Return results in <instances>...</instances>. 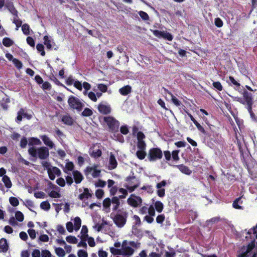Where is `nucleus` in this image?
<instances>
[{"mask_svg":"<svg viewBox=\"0 0 257 257\" xmlns=\"http://www.w3.org/2000/svg\"><path fill=\"white\" fill-rule=\"evenodd\" d=\"M140 246V243L138 242L124 240L122 242L121 247L120 248L121 255H132L135 251L133 248H138Z\"/></svg>","mask_w":257,"mask_h":257,"instance_id":"obj_1","label":"nucleus"},{"mask_svg":"<svg viewBox=\"0 0 257 257\" xmlns=\"http://www.w3.org/2000/svg\"><path fill=\"white\" fill-rule=\"evenodd\" d=\"M28 152L32 157H38L41 160L46 159L49 156V149L46 147H41L38 149L31 147L29 149Z\"/></svg>","mask_w":257,"mask_h":257,"instance_id":"obj_2","label":"nucleus"},{"mask_svg":"<svg viewBox=\"0 0 257 257\" xmlns=\"http://www.w3.org/2000/svg\"><path fill=\"white\" fill-rule=\"evenodd\" d=\"M127 184L124 185V187L127 189L123 188H120L119 192L122 194V195L119 196L120 198H124L127 195V190L130 192L134 191L139 186V183L137 182V180L135 177H131L127 179Z\"/></svg>","mask_w":257,"mask_h":257,"instance_id":"obj_3","label":"nucleus"},{"mask_svg":"<svg viewBox=\"0 0 257 257\" xmlns=\"http://www.w3.org/2000/svg\"><path fill=\"white\" fill-rule=\"evenodd\" d=\"M251 252H253L252 257H257V242H255L254 240L247 246L242 247L238 256V257H247Z\"/></svg>","mask_w":257,"mask_h":257,"instance_id":"obj_4","label":"nucleus"},{"mask_svg":"<svg viewBox=\"0 0 257 257\" xmlns=\"http://www.w3.org/2000/svg\"><path fill=\"white\" fill-rule=\"evenodd\" d=\"M128 212L124 210H118L114 215L113 220L118 227H122L126 223Z\"/></svg>","mask_w":257,"mask_h":257,"instance_id":"obj_5","label":"nucleus"},{"mask_svg":"<svg viewBox=\"0 0 257 257\" xmlns=\"http://www.w3.org/2000/svg\"><path fill=\"white\" fill-rule=\"evenodd\" d=\"M162 151L157 148L151 149L148 152V159L151 162H154L162 158Z\"/></svg>","mask_w":257,"mask_h":257,"instance_id":"obj_6","label":"nucleus"},{"mask_svg":"<svg viewBox=\"0 0 257 257\" xmlns=\"http://www.w3.org/2000/svg\"><path fill=\"white\" fill-rule=\"evenodd\" d=\"M68 103L71 108L80 111L84 106V104L77 97L70 96L68 100Z\"/></svg>","mask_w":257,"mask_h":257,"instance_id":"obj_7","label":"nucleus"},{"mask_svg":"<svg viewBox=\"0 0 257 257\" xmlns=\"http://www.w3.org/2000/svg\"><path fill=\"white\" fill-rule=\"evenodd\" d=\"M127 202L128 204L132 207H138L141 205L142 200L140 197L134 195H131L127 199Z\"/></svg>","mask_w":257,"mask_h":257,"instance_id":"obj_8","label":"nucleus"},{"mask_svg":"<svg viewBox=\"0 0 257 257\" xmlns=\"http://www.w3.org/2000/svg\"><path fill=\"white\" fill-rule=\"evenodd\" d=\"M103 120L110 129L114 130L117 128L119 126V122L112 116L104 117Z\"/></svg>","mask_w":257,"mask_h":257,"instance_id":"obj_9","label":"nucleus"},{"mask_svg":"<svg viewBox=\"0 0 257 257\" xmlns=\"http://www.w3.org/2000/svg\"><path fill=\"white\" fill-rule=\"evenodd\" d=\"M98 109L100 113L107 114L110 113L111 109L110 105L106 102H101L98 105Z\"/></svg>","mask_w":257,"mask_h":257,"instance_id":"obj_10","label":"nucleus"},{"mask_svg":"<svg viewBox=\"0 0 257 257\" xmlns=\"http://www.w3.org/2000/svg\"><path fill=\"white\" fill-rule=\"evenodd\" d=\"M101 171L97 169L96 166L87 167L85 170V173L86 175H88L90 174H91L93 177L97 178L100 176Z\"/></svg>","mask_w":257,"mask_h":257,"instance_id":"obj_11","label":"nucleus"},{"mask_svg":"<svg viewBox=\"0 0 257 257\" xmlns=\"http://www.w3.org/2000/svg\"><path fill=\"white\" fill-rule=\"evenodd\" d=\"M153 34L158 38H163L169 41H172L173 39L172 36L167 32L160 31L159 30H154L153 31Z\"/></svg>","mask_w":257,"mask_h":257,"instance_id":"obj_12","label":"nucleus"},{"mask_svg":"<svg viewBox=\"0 0 257 257\" xmlns=\"http://www.w3.org/2000/svg\"><path fill=\"white\" fill-rule=\"evenodd\" d=\"M167 184V182L166 180H163L160 183H158L156 185V188L157 189V195L160 197H163L165 196V190L163 188Z\"/></svg>","mask_w":257,"mask_h":257,"instance_id":"obj_13","label":"nucleus"},{"mask_svg":"<svg viewBox=\"0 0 257 257\" xmlns=\"http://www.w3.org/2000/svg\"><path fill=\"white\" fill-rule=\"evenodd\" d=\"M49 178L54 180L55 178V175L59 176L61 174V171L56 167H52L49 170L48 172Z\"/></svg>","mask_w":257,"mask_h":257,"instance_id":"obj_14","label":"nucleus"},{"mask_svg":"<svg viewBox=\"0 0 257 257\" xmlns=\"http://www.w3.org/2000/svg\"><path fill=\"white\" fill-rule=\"evenodd\" d=\"M44 144L50 149L55 148V145L53 142L47 135H44L40 136Z\"/></svg>","mask_w":257,"mask_h":257,"instance_id":"obj_15","label":"nucleus"},{"mask_svg":"<svg viewBox=\"0 0 257 257\" xmlns=\"http://www.w3.org/2000/svg\"><path fill=\"white\" fill-rule=\"evenodd\" d=\"M243 97L247 105V109L250 112L251 111V105L252 104L251 95L246 92L244 93Z\"/></svg>","mask_w":257,"mask_h":257,"instance_id":"obj_16","label":"nucleus"},{"mask_svg":"<svg viewBox=\"0 0 257 257\" xmlns=\"http://www.w3.org/2000/svg\"><path fill=\"white\" fill-rule=\"evenodd\" d=\"M117 165V162L116 161L115 157L112 153H111L109 159L108 168L109 170L114 169L116 168Z\"/></svg>","mask_w":257,"mask_h":257,"instance_id":"obj_17","label":"nucleus"},{"mask_svg":"<svg viewBox=\"0 0 257 257\" xmlns=\"http://www.w3.org/2000/svg\"><path fill=\"white\" fill-rule=\"evenodd\" d=\"M50 184L52 185L53 186V188L56 189L57 191L52 190L49 192L48 194L50 197L52 198H58L61 197V194L58 192L60 190V188L58 187L57 186L53 185L51 183Z\"/></svg>","mask_w":257,"mask_h":257,"instance_id":"obj_18","label":"nucleus"},{"mask_svg":"<svg viewBox=\"0 0 257 257\" xmlns=\"http://www.w3.org/2000/svg\"><path fill=\"white\" fill-rule=\"evenodd\" d=\"M74 181L76 184H79L83 179V176L78 171H74L72 173Z\"/></svg>","mask_w":257,"mask_h":257,"instance_id":"obj_19","label":"nucleus"},{"mask_svg":"<svg viewBox=\"0 0 257 257\" xmlns=\"http://www.w3.org/2000/svg\"><path fill=\"white\" fill-rule=\"evenodd\" d=\"M9 245L7 240L5 238H2L0 240V249L3 252H6L8 250Z\"/></svg>","mask_w":257,"mask_h":257,"instance_id":"obj_20","label":"nucleus"},{"mask_svg":"<svg viewBox=\"0 0 257 257\" xmlns=\"http://www.w3.org/2000/svg\"><path fill=\"white\" fill-rule=\"evenodd\" d=\"M132 88L129 85H126L119 89V92L122 95H126L131 92Z\"/></svg>","mask_w":257,"mask_h":257,"instance_id":"obj_21","label":"nucleus"},{"mask_svg":"<svg viewBox=\"0 0 257 257\" xmlns=\"http://www.w3.org/2000/svg\"><path fill=\"white\" fill-rule=\"evenodd\" d=\"M74 166L72 162H67L65 165V167L64 170L65 173L68 175H70V172L72 171L74 169Z\"/></svg>","mask_w":257,"mask_h":257,"instance_id":"obj_22","label":"nucleus"},{"mask_svg":"<svg viewBox=\"0 0 257 257\" xmlns=\"http://www.w3.org/2000/svg\"><path fill=\"white\" fill-rule=\"evenodd\" d=\"M164 90L166 93H167L170 95L173 103L176 106H180L181 104V102L168 90H167L166 89H165Z\"/></svg>","mask_w":257,"mask_h":257,"instance_id":"obj_23","label":"nucleus"},{"mask_svg":"<svg viewBox=\"0 0 257 257\" xmlns=\"http://www.w3.org/2000/svg\"><path fill=\"white\" fill-rule=\"evenodd\" d=\"M90 197H91V194L89 192V190L87 188H85L84 192L79 195V198L80 200H83L84 199H88Z\"/></svg>","mask_w":257,"mask_h":257,"instance_id":"obj_24","label":"nucleus"},{"mask_svg":"<svg viewBox=\"0 0 257 257\" xmlns=\"http://www.w3.org/2000/svg\"><path fill=\"white\" fill-rule=\"evenodd\" d=\"M90 155L94 158L99 157L101 155V151L98 149L93 148L90 150Z\"/></svg>","mask_w":257,"mask_h":257,"instance_id":"obj_25","label":"nucleus"},{"mask_svg":"<svg viewBox=\"0 0 257 257\" xmlns=\"http://www.w3.org/2000/svg\"><path fill=\"white\" fill-rule=\"evenodd\" d=\"M176 167L183 173H184L187 175H190L191 173V171L189 169V168L183 165H177L176 166Z\"/></svg>","mask_w":257,"mask_h":257,"instance_id":"obj_26","label":"nucleus"},{"mask_svg":"<svg viewBox=\"0 0 257 257\" xmlns=\"http://www.w3.org/2000/svg\"><path fill=\"white\" fill-rule=\"evenodd\" d=\"M6 6L12 14L18 17V11L16 10L12 3H9L6 5Z\"/></svg>","mask_w":257,"mask_h":257,"instance_id":"obj_27","label":"nucleus"},{"mask_svg":"<svg viewBox=\"0 0 257 257\" xmlns=\"http://www.w3.org/2000/svg\"><path fill=\"white\" fill-rule=\"evenodd\" d=\"M81 225V220L79 217H76L74 220V227L76 231L79 229Z\"/></svg>","mask_w":257,"mask_h":257,"instance_id":"obj_28","label":"nucleus"},{"mask_svg":"<svg viewBox=\"0 0 257 257\" xmlns=\"http://www.w3.org/2000/svg\"><path fill=\"white\" fill-rule=\"evenodd\" d=\"M55 252L57 256L59 257H64L65 256V251L61 247H55Z\"/></svg>","mask_w":257,"mask_h":257,"instance_id":"obj_29","label":"nucleus"},{"mask_svg":"<svg viewBox=\"0 0 257 257\" xmlns=\"http://www.w3.org/2000/svg\"><path fill=\"white\" fill-rule=\"evenodd\" d=\"M2 180L3 182L4 183L5 186L8 188H10L12 187V183L11 181L9 178V177L5 175L3 177Z\"/></svg>","mask_w":257,"mask_h":257,"instance_id":"obj_30","label":"nucleus"},{"mask_svg":"<svg viewBox=\"0 0 257 257\" xmlns=\"http://www.w3.org/2000/svg\"><path fill=\"white\" fill-rule=\"evenodd\" d=\"M154 206L155 209L158 212L160 213L163 211V209L164 208V205L161 201H156L154 204Z\"/></svg>","mask_w":257,"mask_h":257,"instance_id":"obj_31","label":"nucleus"},{"mask_svg":"<svg viewBox=\"0 0 257 257\" xmlns=\"http://www.w3.org/2000/svg\"><path fill=\"white\" fill-rule=\"evenodd\" d=\"M62 120L64 123L67 125H71L73 123V119L68 115L63 116Z\"/></svg>","mask_w":257,"mask_h":257,"instance_id":"obj_32","label":"nucleus"},{"mask_svg":"<svg viewBox=\"0 0 257 257\" xmlns=\"http://www.w3.org/2000/svg\"><path fill=\"white\" fill-rule=\"evenodd\" d=\"M44 44L46 46L47 48L49 49H51L52 48L51 43L52 42V40L50 39L47 36H44Z\"/></svg>","mask_w":257,"mask_h":257,"instance_id":"obj_33","label":"nucleus"},{"mask_svg":"<svg viewBox=\"0 0 257 257\" xmlns=\"http://www.w3.org/2000/svg\"><path fill=\"white\" fill-rule=\"evenodd\" d=\"M87 232L88 229L87 227L85 225H83L81 230V233L82 234L81 237L82 239L84 240L88 237Z\"/></svg>","mask_w":257,"mask_h":257,"instance_id":"obj_34","label":"nucleus"},{"mask_svg":"<svg viewBox=\"0 0 257 257\" xmlns=\"http://www.w3.org/2000/svg\"><path fill=\"white\" fill-rule=\"evenodd\" d=\"M136 155L139 159L143 160L145 158L146 153L144 150H140L136 152Z\"/></svg>","mask_w":257,"mask_h":257,"instance_id":"obj_35","label":"nucleus"},{"mask_svg":"<svg viewBox=\"0 0 257 257\" xmlns=\"http://www.w3.org/2000/svg\"><path fill=\"white\" fill-rule=\"evenodd\" d=\"M42 143L41 141L38 139L35 138H32L30 139V142L29 143V145H41Z\"/></svg>","mask_w":257,"mask_h":257,"instance_id":"obj_36","label":"nucleus"},{"mask_svg":"<svg viewBox=\"0 0 257 257\" xmlns=\"http://www.w3.org/2000/svg\"><path fill=\"white\" fill-rule=\"evenodd\" d=\"M111 202H112V204H113V209L114 210H116L118 208L119 205V199L115 197H113L112 198Z\"/></svg>","mask_w":257,"mask_h":257,"instance_id":"obj_37","label":"nucleus"},{"mask_svg":"<svg viewBox=\"0 0 257 257\" xmlns=\"http://www.w3.org/2000/svg\"><path fill=\"white\" fill-rule=\"evenodd\" d=\"M3 44L6 47H10L13 44V41L9 38H5L3 39Z\"/></svg>","mask_w":257,"mask_h":257,"instance_id":"obj_38","label":"nucleus"},{"mask_svg":"<svg viewBox=\"0 0 257 257\" xmlns=\"http://www.w3.org/2000/svg\"><path fill=\"white\" fill-rule=\"evenodd\" d=\"M66 241L70 243H76L77 242V239L74 236L69 235L66 237Z\"/></svg>","mask_w":257,"mask_h":257,"instance_id":"obj_39","label":"nucleus"},{"mask_svg":"<svg viewBox=\"0 0 257 257\" xmlns=\"http://www.w3.org/2000/svg\"><path fill=\"white\" fill-rule=\"evenodd\" d=\"M22 30L24 34L26 35H29L30 34V27L27 24H25L22 26Z\"/></svg>","mask_w":257,"mask_h":257,"instance_id":"obj_40","label":"nucleus"},{"mask_svg":"<svg viewBox=\"0 0 257 257\" xmlns=\"http://www.w3.org/2000/svg\"><path fill=\"white\" fill-rule=\"evenodd\" d=\"M9 201L11 204L13 206H17L19 204L18 199L14 197H10L9 199Z\"/></svg>","mask_w":257,"mask_h":257,"instance_id":"obj_41","label":"nucleus"},{"mask_svg":"<svg viewBox=\"0 0 257 257\" xmlns=\"http://www.w3.org/2000/svg\"><path fill=\"white\" fill-rule=\"evenodd\" d=\"M40 207L44 210H48L50 208V204L47 201H43L41 203Z\"/></svg>","mask_w":257,"mask_h":257,"instance_id":"obj_42","label":"nucleus"},{"mask_svg":"<svg viewBox=\"0 0 257 257\" xmlns=\"http://www.w3.org/2000/svg\"><path fill=\"white\" fill-rule=\"evenodd\" d=\"M110 251L113 255H121L120 249H117L114 247H110Z\"/></svg>","mask_w":257,"mask_h":257,"instance_id":"obj_43","label":"nucleus"},{"mask_svg":"<svg viewBox=\"0 0 257 257\" xmlns=\"http://www.w3.org/2000/svg\"><path fill=\"white\" fill-rule=\"evenodd\" d=\"M15 217L16 219L19 221L21 222L24 220V215L21 212L19 211H18L16 212Z\"/></svg>","mask_w":257,"mask_h":257,"instance_id":"obj_44","label":"nucleus"},{"mask_svg":"<svg viewBox=\"0 0 257 257\" xmlns=\"http://www.w3.org/2000/svg\"><path fill=\"white\" fill-rule=\"evenodd\" d=\"M138 148L140 150H145L146 147V143L144 141H138Z\"/></svg>","mask_w":257,"mask_h":257,"instance_id":"obj_45","label":"nucleus"},{"mask_svg":"<svg viewBox=\"0 0 257 257\" xmlns=\"http://www.w3.org/2000/svg\"><path fill=\"white\" fill-rule=\"evenodd\" d=\"M36 48L37 49V50L39 52H41V55L44 56H45V52L44 50V46L43 45L41 44H39L37 45L36 46Z\"/></svg>","mask_w":257,"mask_h":257,"instance_id":"obj_46","label":"nucleus"},{"mask_svg":"<svg viewBox=\"0 0 257 257\" xmlns=\"http://www.w3.org/2000/svg\"><path fill=\"white\" fill-rule=\"evenodd\" d=\"M82 114L83 116H89L92 114V111L88 108H86L84 109Z\"/></svg>","mask_w":257,"mask_h":257,"instance_id":"obj_47","label":"nucleus"},{"mask_svg":"<svg viewBox=\"0 0 257 257\" xmlns=\"http://www.w3.org/2000/svg\"><path fill=\"white\" fill-rule=\"evenodd\" d=\"M13 23L16 25V27L19 28L21 26L22 22L18 19V17L15 16L13 18Z\"/></svg>","mask_w":257,"mask_h":257,"instance_id":"obj_48","label":"nucleus"},{"mask_svg":"<svg viewBox=\"0 0 257 257\" xmlns=\"http://www.w3.org/2000/svg\"><path fill=\"white\" fill-rule=\"evenodd\" d=\"M23 114H24V110L23 108L20 109V110L18 112V116L17 117V121L20 122L22 119Z\"/></svg>","mask_w":257,"mask_h":257,"instance_id":"obj_49","label":"nucleus"},{"mask_svg":"<svg viewBox=\"0 0 257 257\" xmlns=\"http://www.w3.org/2000/svg\"><path fill=\"white\" fill-rule=\"evenodd\" d=\"M66 228L69 232H72L74 229V225L71 222H68L66 224Z\"/></svg>","mask_w":257,"mask_h":257,"instance_id":"obj_50","label":"nucleus"},{"mask_svg":"<svg viewBox=\"0 0 257 257\" xmlns=\"http://www.w3.org/2000/svg\"><path fill=\"white\" fill-rule=\"evenodd\" d=\"M139 14L141 18L144 20H148L149 19L148 15L146 12L140 11L139 12Z\"/></svg>","mask_w":257,"mask_h":257,"instance_id":"obj_51","label":"nucleus"},{"mask_svg":"<svg viewBox=\"0 0 257 257\" xmlns=\"http://www.w3.org/2000/svg\"><path fill=\"white\" fill-rule=\"evenodd\" d=\"M13 63L15 65V66L18 69H21L23 66V64L21 61L17 59H14L13 61Z\"/></svg>","mask_w":257,"mask_h":257,"instance_id":"obj_52","label":"nucleus"},{"mask_svg":"<svg viewBox=\"0 0 257 257\" xmlns=\"http://www.w3.org/2000/svg\"><path fill=\"white\" fill-rule=\"evenodd\" d=\"M240 200V198H238L236 199L233 203V207L234 208L238 209H242V207L241 206H239L238 203H239Z\"/></svg>","mask_w":257,"mask_h":257,"instance_id":"obj_53","label":"nucleus"},{"mask_svg":"<svg viewBox=\"0 0 257 257\" xmlns=\"http://www.w3.org/2000/svg\"><path fill=\"white\" fill-rule=\"evenodd\" d=\"M77 255L78 257H88L87 252L82 249H80L78 251Z\"/></svg>","mask_w":257,"mask_h":257,"instance_id":"obj_54","label":"nucleus"},{"mask_svg":"<svg viewBox=\"0 0 257 257\" xmlns=\"http://www.w3.org/2000/svg\"><path fill=\"white\" fill-rule=\"evenodd\" d=\"M213 86L214 88L217 89L219 91H221L222 90V86L219 82H214L213 83Z\"/></svg>","mask_w":257,"mask_h":257,"instance_id":"obj_55","label":"nucleus"},{"mask_svg":"<svg viewBox=\"0 0 257 257\" xmlns=\"http://www.w3.org/2000/svg\"><path fill=\"white\" fill-rule=\"evenodd\" d=\"M28 144V141H27V139L24 137L21 140V142H20V146L22 148H25L27 146V145Z\"/></svg>","mask_w":257,"mask_h":257,"instance_id":"obj_56","label":"nucleus"},{"mask_svg":"<svg viewBox=\"0 0 257 257\" xmlns=\"http://www.w3.org/2000/svg\"><path fill=\"white\" fill-rule=\"evenodd\" d=\"M111 200L109 198L105 199L103 201V206L104 207L107 208L110 206Z\"/></svg>","mask_w":257,"mask_h":257,"instance_id":"obj_57","label":"nucleus"},{"mask_svg":"<svg viewBox=\"0 0 257 257\" xmlns=\"http://www.w3.org/2000/svg\"><path fill=\"white\" fill-rule=\"evenodd\" d=\"M252 233L255 235V237L257 239V224L256 226H254L247 232L248 234H250Z\"/></svg>","mask_w":257,"mask_h":257,"instance_id":"obj_58","label":"nucleus"},{"mask_svg":"<svg viewBox=\"0 0 257 257\" xmlns=\"http://www.w3.org/2000/svg\"><path fill=\"white\" fill-rule=\"evenodd\" d=\"M42 257H52L51 252L48 250H43L42 251Z\"/></svg>","mask_w":257,"mask_h":257,"instance_id":"obj_59","label":"nucleus"},{"mask_svg":"<svg viewBox=\"0 0 257 257\" xmlns=\"http://www.w3.org/2000/svg\"><path fill=\"white\" fill-rule=\"evenodd\" d=\"M56 183L58 185L61 187H64L65 185V180L62 178H58L56 180Z\"/></svg>","mask_w":257,"mask_h":257,"instance_id":"obj_60","label":"nucleus"},{"mask_svg":"<svg viewBox=\"0 0 257 257\" xmlns=\"http://www.w3.org/2000/svg\"><path fill=\"white\" fill-rule=\"evenodd\" d=\"M103 191L101 189L97 190L95 192V195L98 199L101 198L103 195Z\"/></svg>","mask_w":257,"mask_h":257,"instance_id":"obj_61","label":"nucleus"},{"mask_svg":"<svg viewBox=\"0 0 257 257\" xmlns=\"http://www.w3.org/2000/svg\"><path fill=\"white\" fill-rule=\"evenodd\" d=\"M98 88L99 90H100L101 92H105L107 91V87L106 85L103 84H99L98 85Z\"/></svg>","mask_w":257,"mask_h":257,"instance_id":"obj_62","label":"nucleus"},{"mask_svg":"<svg viewBox=\"0 0 257 257\" xmlns=\"http://www.w3.org/2000/svg\"><path fill=\"white\" fill-rule=\"evenodd\" d=\"M106 185V182L101 180H99L97 182L95 183V186L97 187H103Z\"/></svg>","mask_w":257,"mask_h":257,"instance_id":"obj_63","label":"nucleus"},{"mask_svg":"<svg viewBox=\"0 0 257 257\" xmlns=\"http://www.w3.org/2000/svg\"><path fill=\"white\" fill-rule=\"evenodd\" d=\"M32 257H40L41 253L39 249H34L32 254Z\"/></svg>","mask_w":257,"mask_h":257,"instance_id":"obj_64","label":"nucleus"}]
</instances>
